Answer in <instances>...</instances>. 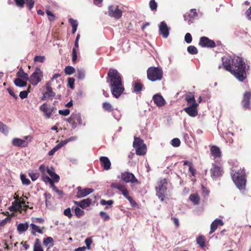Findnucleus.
<instances>
[{
    "label": "nucleus",
    "mask_w": 251,
    "mask_h": 251,
    "mask_svg": "<svg viewBox=\"0 0 251 251\" xmlns=\"http://www.w3.org/2000/svg\"><path fill=\"white\" fill-rule=\"evenodd\" d=\"M153 100L158 106L161 107L165 104V100L162 96L159 94H155L153 97Z\"/></svg>",
    "instance_id": "obj_24"
},
{
    "label": "nucleus",
    "mask_w": 251,
    "mask_h": 251,
    "mask_svg": "<svg viewBox=\"0 0 251 251\" xmlns=\"http://www.w3.org/2000/svg\"><path fill=\"white\" fill-rule=\"evenodd\" d=\"M223 225L224 223L222 220L215 219L211 224L209 234L213 233L217 229L218 226H222Z\"/></svg>",
    "instance_id": "obj_23"
},
{
    "label": "nucleus",
    "mask_w": 251,
    "mask_h": 251,
    "mask_svg": "<svg viewBox=\"0 0 251 251\" xmlns=\"http://www.w3.org/2000/svg\"><path fill=\"white\" fill-rule=\"evenodd\" d=\"M100 216L104 221H107L110 219V216L104 211H100Z\"/></svg>",
    "instance_id": "obj_44"
},
{
    "label": "nucleus",
    "mask_w": 251,
    "mask_h": 251,
    "mask_svg": "<svg viewBox=\"0 0 251 251\" xmlns=\"http://www.w3.org/2000/svg\"><path fill=\"white\" fill-rule=\"evenodd\" d=\"M150 7L151 10L155 9L157 7L156 2L154 0H151L150 2Z\"/></svg>",
    "instance_id": "obj_61"
},
{
    "label": "nucleus",
    "mask_w": 251,
    "mask_h": 251,
    "mask_svg": "<svg viewBox=\"0 0 251 251\" xmlns=\"http://www.w3.org/2000/svg\"><path fill=\"white\" fill-rule=\"evenodd\" d=\"M121 178L126 183L131 182V183L140 184L139 181L135 176L132 173L128 172L122 173L121 174Z\"/></svg>",
    "instance_id": "obj_10"
},
{
    "label": "nucleus",
    "mask_w": 251,
    "mask_h": 251,
    "mask_svg": "<svg viewBox=\"0 0 251 251\" xmlns=\"http://www.w3.org/2000/svg\"><path fill=\"white\" fill-rule=\"evenodd\" d=\"M184 40L187 43H190L192 41V37L191 34L187 33L185 35Z\"/></svg>",
    "instance_id": "obj_55"
},
{
    "label": "nucleus",
    "mask_w": 251,
    "mask_h": 251,
    "mask_svg": "<svg viewBox=\"0 0 251 251\" xmlns=\"http://www.w3.org/2000/svg\"><path fill=\"white\" fill-rule=\"evenodd\" d=\"M63 213L64 215L68 217L69 218H71L72 217V214L71 213V210L70 208H68L64 210Z\"/></svg>",
    "instance_id": "obj_53"
},
{
    "label": "nucleus",
    "mask_w": 251,
    "mask_h": 251,
    "mask_svg": "<svg viewBox=\"0 0 251 251\" xmlns=\"http://www.w3.org/2000/svg\"><path fill=\"white\" fill-rule=\"evenodd\" d=\"M47 172L48 174L50 176H52L53 174L55 173L54 170L53 168L51 167L50 168H49V167L47 168Z\"/></svg>",
    "instance_id": "obj_64"
},
{
    "label": "nucleus",
    "mask_w": 251,
    "mask_h": 251,
    "mask_svg": "<svg viewBox=\"0 0 251 251\" xmlns=\"http://www.w3.org/2000/svg\"><path fill=\"white\" fill-rule=\"evenodd\" d=\"M251 98V92L247 91L246 92L243 97V100H242V104L243 108L244 110H249L251 109L250 106V100Z\"/></svg>",
    "instance_id": "obj_13"
},
{
    "label": "nucleus",
    "mask_w": 251,
    "mask_h": 251,
    "mask_svg": "<svg viewBox=\"0 0 251 251\" xmlns=\"http://www.w3.org/2000/svg\"><path fill=\"white\" fill-rule=\"evenodd\" d=\"M132 87L133 91L138 93L142 90L144 85L140 81H136L133 82Z\"/></svg>",
    "instance_id": "obj_26"
},
{
    "label": "nucleus",
    "mask_w": 251,
    "mask_h": 251,
    "mask_svg": "<svg viewBox=\"0 0 251 251\" xmlns=\"http://www.w3.org/2000/svg\"><path fill=\"white\" fill-rule=\"evenodd\" d=\"M30 226L32 229L31 233L33 235H35L36 232L42 234L43 233V230L45 229L44 227L40 228L39 226L35 225L34 224H31Z\"/></svg>",
    "instance_id": "obj_28"
},
{
    "label": "nucleus",
    "mask_w": 251,
    "mask_h": 251,
    "mask_svg": "<svg viewBox=\"0 0 251 251\" xmlns=\"http://www.w3.org/2000/svg\"><path fill=\"white\" fill-rule=\"evenodd\" d=\"M67 122L71 125L73 129L76 128L77 124L82 125V120L81 115L78 113H73L71 116L67 119Z\"/></svg>",
    "instance_id": "obj_8"
},
{
    "label": "nucleus",
    "mask_w": 251,
    "mask_h": 251,
    "mask_svg": "<svg viewBox=\"0 0 251 251\" xmlns=\"http://www.w3.org/2000/svg\"><path fill=\"white\" fill-rule=\"evenodd\" d=\"M198 104L195 105L194 104H191L189 106L184 108V110L189 116L191 117H196L198 115V111L197 110V107Z\"/></svg>",
    "instance_id": "obj_21"
},
{
    "label": "nucleus",
    "mask_w": 251,
    "mask_h": 251,
    "mask_svg": "<svg viewBox=\"0 0 251 251\" xmlns=\"http://www.w3.org/2000/svg\"><path fill=\"white\" fill-rule=\"evenodd\" d=\"M185 100L189 105L194 104L196 105L198 103L196 102L194 95L192 93H189L185 97Z\"/></svg>",
    "instance_id": "obj_27"
},
{
    "label": "nucleus",
    "mask_w": 251,
    "mask_h": 251,
    "mask_svg": "<svg viewBox=\"0 0 251 251\" xmlns=\"http://www.w3.org/2000/svg\"><path fill=\"white\" fill-rule=\"evenodd\" d=\"M100 203L101 205H107L111 206L114 203V201L112 200L106 201L104 199H101L100 200Z\"/></svg>",
    "instance_id": "obj_42"
},
{
    "label": "nucleus",
    "mask_w": 251,
    "mask_h": 251,
    "mask_svg": "<svg viewBox=\"0 0 251 251\" xmlns=\"http://www.w3.org/2000/svg\"><path fill=\"white\" fill-rule=\"evenodd\" d=\"M77 52L76 49L75 48H73L72 50V61L73 63H75L77 60Z\"/></svg>",
    "instance_id": "obj_52"
},
{
    "label": "nucleus",
    "mask_w": 251,
    "mask_h": 251,
    "mask_svg": "<svg viewBox=\"0 0 251 251\" xmlns=\"http://www.w3.org/2000/svg\"><path fill=\"white\" fill-rule=\"evenodd\" d=\"M188 52L191 54H196L198 53V50L194 46H190L187 48Z\"/></svg>",
    "instance_id": "obj_40"
},
{
    "label": "nucleus",
    "mask_w": 251,
    "mask_h": 251,
    "mask_svg": "<svg viewBox=\"0 0 251 251\" xmlns=\"http://www.w3.org/2000/svg\"><path fill=\"white\" fill-rule=\"evenodd\" d=\"M43 77V73L39 68H36L34 73L30 75L29 80L33 85H36Z\"/></svg>",
    "instance_id": "obj_9"
},
{
    "label": "nucleus",
    "mask_w": 251,
    "mask_h": 251,
    "mask_svg": "<svg viewBox=\"0 0 251 251\" xmlns=\"http://www.w3.org/2000/svg\"><path fill=\"white\" fill-rule=\"evenodd\" d=\"M211 176L213 179H217L218 177L222 176L223 171V169L215 165H213L212 168L210 169Z\"/></svg>",
    "instance_id": "obj_17"
},
{
    "label": "nucleus",
    "mask_w": 251,
    "mask_h": 251,
    "mask_svg": "<svg viewBox=\"0 0 251 251\" xmlns=\"http://www.w3.org/2000/svg\"><path fill=\"white\" fill-rule=\"evenodd\" d=\"M70 111L69 109H66L64 110H59L58 113L59 114L63 116H67L70 114Z\"/></svg>",
    "instance_id": "obj_58"
},
{
    "label": "nucleus",
    "mask_w": 251,
    "mask_h": 251,
    "mask_svg": "<svg viewBox=\"0 0 251 251\" xmlns=\"http://www.w3.org/2000/svg\"><path fill=\"white\" fill-rule=\"evenodd\" d=\"M29 227L27 222L25 223H20L17 226V230L19 232L22 233L26 231Z\"/></svg>",
    "instance_id": "obj_29"
},
{
    "label": "nucleus",
    "mask_w": 251,
    "mask_h": 251,
    "mask_svg": "<svg viewBox=\"0 0 251 251\" xmlns=\"http://www.w3.org/2000/svg\"><path fill=\"white\" fill-rule=\"evenodd\" d=\"M199 45L202 47L212 48L216 47V44L213 40H212L205 36L200 38Z\"/></svg>",
    "instance_id": "obj_11"
},
{
    "label": "nucleus",
    "mask_w": 251,
    "mask_h": 251,
    "mask_svg": "<svg viewBox=\"0 0 251 251\" xmlns=\"http://www.w3.org/2000/svg\"><path fill=\"white\" fill-rule=\"evenodd\" d=\"M231 175L232 180L237 188L240 190L245 189L246 184V174L244 170H232Z\"/></svg>",
    "instance_id": "obj_3"
},
{
    "label": "nucleus",
    "mask_w": 251,
    "mask_h": 251,
    "mask_svg": "<svg viewBox=\"0 0 251 251\" xmlns=\"http://www.w3.org/2000/svg\"><path fill=\"white\" fill-rule=\"evenodd\" d=\"M101 166L105 170H108L111 168V162L107 157L101 156L100 158Z\"/></svg>",
    "instance_id": "obj_22"
},
{
    "label": "nucleus",
    "mask_w": 251,
    "mask_h": 251,
    "mask_svg": "<svg viewBox=\"0 0 251 251\" xmlns=\"http://www.w3.org/2000/svg\"><path fill=\"white\" fill-rule=\"evenodd\" d=\"M211 154L214 157V158H219L221 156V152L219 148L216 146H212L210 148Z\"/></svg>",
    "instance_id": "obj_25"
},
{
    "label": "nucleus",
    "mask_w": 251,
    "mask_h": 251,
    "mask_svg": "<svg viewBox=\"0 0 251 251\" xmlns=\"http://www.w3.org/2000/svg\"><path fill=\"white\" fill-rule=\"evenodd\" d=\"M14 84L18 87H24L26 86L27 82L20 79V78H16L14 80Z\"/></svg>",
    "instance_id": "obj_36"
},
{
    "label": "nucleus",
    "mask_w": 251,
    "mask_h": 251,
    "mask_svg": "<svg viewBox=\"0 0 251 251\" xmlns=\"http://www.w3.org/2000/svg\"><path fill=\"white\" fill-rule=\"evenodd\" d=\"M33 251H44L40 240L39 239L37 238L35 240L33 246Z\"/></svg>",
    "instance_id": "obj_33"
},
{
    "label": "nucleus",
    "mask_w": 251,
    "mask_h": 251,
    "mask_svg": "<svg viewBox=\"0 0 251 251\" xmlns=\"http://www.w3.org/2000/svg\"><path fill=\"white\" fill-rule=\"evenodd\" d=\"M222 61L224 68L230 72L238 80L243 81L247 78L246 64L242 58L225 57L222 58Z\"/></svg>",
    "instance_id": "obj_1"
},
{
    "label": "nucleus",
    "mask_w": 251,
    "mask_h": 251,
    "mask_svg": "<svg viewBox=\"0 0 251 251\" xmlns=\"http://www.w3.org/2000/svg\"><path fill=\"white\" fill-rule=\"evenodd\" d=\"M76 77L79 79H83L85 77V72L82 70H77Z\"/></svg>",
    "instance_id": "obj_46"
},
{
    "label": "nucleus",
    "mask_w": 251,
    "mask_h": 251,
    "mask_svg": "<svg viewBox=\"0 0 251 251\" xmlns=\"http://www.w3.org/2000/svg\"><path fill=\"white\" fill-rule=\"evenodd\" d=\"M102 107L105 111L112 112L114 110V108L112 104L108 102H104L102 104Z\"/></svg>",
    "instance_id": "obj_31"
},
{
    "label": "nucleus",
    "mask_w": 251,
    "mask_h": 251,
    "mask_svg": "<svg viewBox=\"0 0 251 251\" xmlns=\"http://www.w3.org/2000/svg\"><path fill=\"white\" fill-rule=\"evenodd\" d=\"M75 79L73 77H69L68 78V86L71 89L74 88Z\"/></svg>",
    "instance_id": "obj_50"
},
{
    "label": "nucleus",
    "mask_w": 251,
    "mask_h": 251,
    "mask_svg": "<svg viewBox=\"0 0 251 251\" xmlns=\"http://www.w3.org/2000/svg\"><path fill=\"white\" fill-rule=\"evenodd\" d=\"M39 109L44 113L46 117L49 119L51 116L54 107H50L47 103H44L39 107Z\"/></svg>",
    "instance_id": "obj_12"
},
{
    "label": "nucleus",
    "mask_w": 251,
    "mask_h": 251,
    "mask_svg": "<svg viewBox=\"0 0 251 251\" xmlns=\"http://www.w3.org/2000/svg\"><path fill=\"white\" fill-rule=\"evenodd\" d=\"M106 82L110 88L111 93L115 98H119L125 91L121 75L115 69L110 68L106 77Z\"/></svg>",
    "instance_id": "obj_2"
},
{
    "label": "nucleus",
    "mask_w": 251,
    "mask_h": 251,
    "mask_svg": "<svg viewBox=\"0 0 251 251\" xmlns=\"http://www.w3.org/2000/svg\"><path fill=\"white\" fill-rule=\"evenodd\" d=\"M126 199L128 200L132 207L138 208V203L133 199L131 197L129 196Z\"/></svg>",
    "instance_id": "obj_48"
},
{
    "label": "nucleus",
    "mask_w": 251,
    "mask_h": 251,
    "mask_svg": "<svg viewBox=\"0 0 251 251\" xmlns=\"http://www.w3.org/2000/svg\"><path fill=\"white\" fill-rule=\"evenodd\" d=\"M92 200L90 198L83 199L79 201H74L75 204L82 209L86 208L92 204Z\"/></svg>",
    "instance_id": "obj_20"
},
{
    "label": "nucleus",
    "mask_w": 251,
    "mask_h": 251,
    "mask_svg": "<svg viewBox=\"0 0 251 251\" xmlns=\"http://www.w3.org/2000/svg\"><path fill=\"white\" fill-rule=\"evenodd\" d=\"M76 189L77 190V192L76 197L77 198L85 197L94 191V190L92 188H85L82 189L81 186H78Z\"/></svg>",
    "instance_id": "obj_16"
},
{
    "label": "nucleus",
    "mask_w": 251,
    "mask_h": 251,
    "mask_svg": "<svg viewBox=\"0 0 251 251\" xmlns=\"http://www.w3.org/2000/svg\"><path fill=\"white\" fill-rule=\"evenodd\" d=\"M30 92V90H27V91H21L20 93L19 96L22 99H24L27 97L28 93Z\"/></svg>",
    "instance_id": "obj_49"
},
{
    "label": "nucleus",
    "mask_w": 251,
    "mask_h": 251,
    "mask_svg": "<svg viewBox=\"0 0 251 251\" xmlns=\"http://www.w3.org/2000/svg\"><path fill=\"white\" fill-rule=\"evenodd\" d=\"M42 179L46 183H49L53 187V188L56 190V192L58 191L57 190H56V188L54 184L53 181L49 176L45 175H43L42 176Z\"/></svg>",
    "instance_id": "obj_32"
},
{
    "label": "nucleus",
    "mask_w": 251,
    "mask_h": 251,
    "mask_svg": "<svg viewBox=\"0 0 251 251\" xmlns=\"http://www.w3.org/2000/svg\"><path fill=\"white\" fill-rule=\"evenodd\" d=\"M205 242L206 239L203 235H200L197 238V243L201 248H203L205 247Z\"/></svg>",
    "instance_id": "obj_30"
},
{
    "label": "nucleus",
    "mask_w": 251,
    "mask_h": 251,
    "mask_svg": "<svg viewBox=\"0 0 251 251\" xmlns=\"http://www.w3.org/2000/svg\"><path fill=\"white\" fill-rule=\"evenodd\" d=\"M189 199L195 205H197L200 203V198L197 194H191L189 196Z\"/></svg>",
    "instance_id": "obj_34"
},
{
    "label": "nucleus",
    "mask_w": 251,
    "mask_h": 251,
    "mask_svg": "<svg viewBox=\"0 0 251 251\" xmlns=\"http://www.w3.org/2000/svg\"><path fill=\"white\" fill-rule=\"evenodd\" d=\"M111 187L118 189L121 192L123 195L127 199L129 196V192L126 186L120 183H113L111 184Z\"/></svg>",
    "instance_id": "obj_15"
},
{
    "label": "nucleus",
    "mask_w": 251,
    "mask_h": 251,
    "mask_svg": "<svg viewBox=\"0 0 251 251\" xmlns=\"http://www.w3.org/2000/svg\"><path fill=\"white\" fill-rule=\"evenodd\" d=\"M7 90L9 94L11 96H12L14 99H15L16 100L18 99L17 96L15 94L14 92H13L11 88H8L7 89Z\"/></svg>",
    "instance_id": "obj_63"
},
{
    "label": "nucleus",
    "mask_w": 251,
    "mask_h": 251,
    "mask_svg": "<svg viewBox=\"0 0 251 251\" xmlns=\"http://www.w3.org/2000/svg\"><path fill=\"white\" fill-rule=\"evenodd\" d=\"M70 141H71V138L67 139L66 140L62 141L58 144H57L56 145V147H57V148H58L59 149Z\"/></svg>",
    "instance_id": "obj_51"
},
{
    "label": "nucleus",
    "mask_w": 251,
    "mask_h": 251,
    "mask_svg": "<svg viewBox=\"0 0 251 251\" xmlns=\"http://www.w3.org/2000/svg\"><path fill=\"white\" fill-rule=\"evenodd\" d=\"M46 91L44 93L42 98V100H45L47 98H53L55 96V94L53 92L51 87L50 82H48L46 84Z\"/></svg>",
    "instance_id": "obj_19"
},
{
    "label": "nucleus",
    "mask_w": 251,
    "mask_h": 251,
    "mask_svg": "<svg viewBox=\"0 0 251 251\" xmlns=\"http://www.w3.org/2000/svg\"><path fill=\"white\" fill-rule=\"evenodd\" d=\"M26 3L29 9H31L34 5V0H25Z\"/></svg>",
    "instance_id": "obj_59"
},
{
    "label": "nucleus",
    "mask_w": 251,
    "mask_h": 251,
    "mask_svg": "<svg viewBox=\"0 0 251 251\" xmlns=\"http://www.w3.org/2000/svg\"><path fill=\"white\" fill-rule=\"evenodd\" d=\"M8 127L2 122H0V131L3 133H7L8 132Z\"/></svg>",
    "instance_id": "obj_45"
},
{
    "label": "nucleus",
    "mask_w": 251,
    "mask_h": 251,
    "mask_svg": "<svg viewBox=\"0 0 251 251\" xmlns=\"http://www.w3.org/2000/svg\"><path fill=\"white\" fill-rule=\"evenodd\" d=\"M45 60V57L44 56H36L34 58V61L35 62H39L41 63L44 62Z\"/></svg>",
    "instance_id": "obj_54"
},
{
    "label": "nucleus",
    "mask_w": 251,
    "mask_h": 251,
    "mask_svg": "<svg viewBox=\"0 0 251 251\" xmlns=\"http://www.w3.org/2000/svg\"><path fill=\"white\" fill-rule=\"evenodd\" d=\"M92 243V240L90 238H87L85 240V243L86 246V248L88 250L91 249V244Z\"/></svg>",
    "instance_id": "obj_57"
},
{
    "label": "nucleus",
    "mask_w": 251,
    "mask_h": 251,
    "mask_svg": "<svg viewBox=\"0 0 251 251\" xmlns=\"http://www.w3.org/2000/svg\"><path fill=\"white\" fill-rule=\"evenodd\" d=\"M14 199L15 200L12 202V205L17 209V211H19L22 208L23 205L20 204V202L18 201V199L17 197H15Z\"/></svg>",
    "instance_id": "obj_39"
},
{
    "label": "nucleus",
    "mask_w": 251,
    "mask_h": 251,
    "mask_svg": "<svg viewBox=\"0 0 251 251\" xmlns=\"http://www.w3.org/2000/svg\"><path fill=\"white\" fill-rule=\"evenodd\" d=\"M50 177H51V179L53 181V182H58L60 180L59 176L56 173L53 174V175L50 176Z\"/></svg>",
    "instance_id": "obj_60"
},
{
    "label": "nucleus",
    "mask_w": 251,
    "mask_h": 251,
    "mask_svg": "<svg viewBox=\"0 0 251 251\" xmlns=\"http://www.w3.org/2000/svg\"><path fill=\"white\" fill-rule=\"evenodd\" d=\"M32 137L30 135L25 136L23 139L15 138L12 140V145L18 147H27L29 143L32 141Z\"/></svg>",
    "instance_id": "obj_7"
},
{
    "label": "nucleus",
    "mask_w": 251,
    "mask_h": 251,
    "mask_svg": "<svg viewBox=\"0 0 251 251\" xmlns=\"http://www.w3.org/2000/svg\"><path fill=\"white\" fill-rule=\"evenodd\" d=\"M167 184L166 179H162L158 182L157 186L156 187V196L162 201H164L167 195Z\"/></svg>",
    "instance_id": "obj_5"
},
{
    "label": "nucleus",
    "mask_w": 251,
    "mask_h": 251,
    "mask_svg": "<svg viewBox=\"0 0 251 251\" xmlns=\"http://www.w3.org/2000/svg\"><path fill=\"white\" fill-rule=\"evenodd\" d=\"M159 34L163 38H166L169 35L170 28L165 21H162L158 25Z\"/></svg>",
    "instance_id": "obj_14"
},
{
    "label": "nucleus",
    "mask_w": 251,
    "mask_h": 251,
    "mask_svg": "<svg viewBox=\"0 0 251 251\" xmlns=\"http://www.w3.org/2000/svg\"><path fill=\"white\" fill-rule=\"evenodd\" d=\"M53 239L52 238V237H48L46 238H45L44 239L43 244L45 246H47L50 244H51V246H53Z\"/></svg>",
    "instance_id": "obj_43"
},
{
    "label": "nucleus",
    "mask_w": 251,
    "mask_h": 251,
    "mask_svg": "<svg viewBox=\"0 0 251 251\" xmlns=\"http://www.w3.org/2000/svg\"><path fill=\"white\" fill-rule=\"evenodd\" d=\"M69 22L71 24L72 27H77V22L72 18L69 19Z\"/></svg>",
    "instance_id": "obj_62"
},
{
    "label": "nucleus",
    "mask_w": 251,
    "mask_h": 251,
    "mask_svg": "<svg viewBox=\"0 0 251 251\" xmlns=\"http://www.w3.org/2000/svg\"><path fill=\"white\" fill-rule=\"evenodd\" d=\"M75 213L78 218H80L81 216H83L85 214L84 211L81 210L79 207H76L75 209Z\"/></svg>",
    "instance_id": "obj_37"
},
{
    "label": "nucleus",
    "mask_w": 251,
    "mask_h": 251,
    "mask_svg": "<svg viewBox=\"0 0 251 251\" xmlns=\"http://www.w3.org/2000/svg\"><path fill=\"white\" fill-rule=\"evenodd\" d=\"M64 72L66 75H71L75 72V69L73 67L68 66L65 67Z\"/></svg>",
    "instance_id": "obj_38"
},
{
    "label": "nucleus",
    "mask_w": 251,
    "mask_h": 251,
    "mask_svg": "<svg viewBox=\"0 0 251 251\" xmlns=\"http://www.w3.org/2000/svg\"><path fill=\"white\" fill-rule=\"evenodd\" d=\"M180 141L178 138H176L171 141V145L174 147H178L180 146Z\"/></svg>",
    "instance_id": "obj_47"
},
{
    "label": "nucleus",
    "mask_w": 251,
    "mask_h": 251,
    "mask_svg": "<svg viewBox=\"0 0 251 251\" xmlns=\"http://www.w3.org/2000/svg\"><path fill=\"white\" fill-rule=\"evenodd\" d=\"M17 76L19 78H22L26 80L29 79L27 74L25 73L22 68L20 69L19 71L17 73Z\"/></svg>",
    "instance_id": "obj_35"
},
{
    "label": "nucleus",
    "mask_w": 251,
    "mask_h": 251,
    "mask_svg": "<svg viewBox=\"0 0 251 251\" xmlns=\"http://www.w3.org/2000/svg\"><path fill=\"white\" fill-rule=\"evenodd\" d=\"M147 78L151 81H160L163 78V72L161 68L150 67L147 71Z\"/></svg>",
    "instance_id": "obj_4"
},
{
    "label": "nucleus",
    "mask_w": 251,
    "mask_h": 251,
    "mask_svg": "<svg viewBox=\"0 0 251 251\" xmlns=\"http://www.w3.org/2000/svg\"><path fill=\"white\" fill-rule=\"evenodd\" d=\"M20 177L23 184L28 185L30 184V180L26 177L25 175L21 174Z\"/></svg>",
    "instance_id": "obj_41"
},
{
    "label": "nucleus",
    "mask_w": 251,
    "mask_h": 251,
    "mask_svg": "<svg viewBox=\"0 0 251 251\" xmlns=\"http://www.w3.org/2000/svg\"><path fill=\"white\" fill-rule=\"evenodd\" d=\"M133 147L135 149L137 155H144L146 154L147 151L146 145L140 138L134 137Z\"/></svg>",
    "instance_id": "obj_6"
},
{
    "label": "nucleus",
    "mask_w": 251,
    "mask_h": 251,
    "mask_svg": "<svg viewBox=\"0 0 251 251\" xmlns=\"http://www.w3.org/2000/svg\"><path fill=\"white\" fill-rule=\"evenodd\" d=\"M29 176L32 181H35L39 177V174L38 173H29Z\"/></svg>",
    "instance_id": "obj_56"
},
{
    "label": "nucleus",
    "mask_w": 251,
    "mask_h": 251,
    "mask_svg": "<svg viewBox=\"0 0 251 251\" xmlns=\"http://www.w3.org/2000/svg\"><path fill=\"white\" fill-rule=\"evenodd\" d=\"M108 14L109 16H122L123 14H126L116 5L108 6Z\"/></svg>",
    "instance_id": "obj_18"
}]
</instances>
